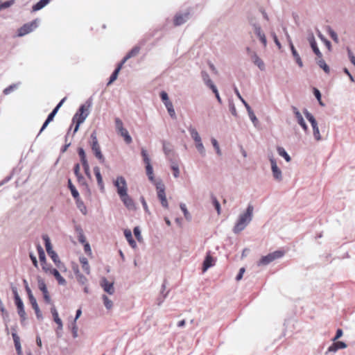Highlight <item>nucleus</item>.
I'll return each instance as SVG.
<instances>
[{
    "label": "nucleus",
    "mask_w": 355,
    "mask_h": 355,
    "mask_svg": "<svg viewBox=\"0 0 355 355\" xmlns=\"http://www.w3.org/2000/svg\"><path fill=\"white\" fill-rule=\"evenodd\" d=\"M112 182L120 200L125 207L129 210H135V204L128 193V184L125 178L122 175H119L113 180Z\"/></svg>",
    "instance_id": "obj_1"
},
{
    "label": "nucleus",
    "mask_w": 355,
    "mask_h": 355,
    "mask_svg": "<svg viewBox=\"0 0 355 355\" xmlns=\"http://www.w3.org/2000/svg\"><path fill=\"white\" fill-rule=\"evenodd\" d=\"M254 207L249 204L246 209L241 213L233 227L234 234H239L245 229L253 218Z\"/></svg>",
    "instance_id": "obj_2"
},
{
    "label": "nucleus",
    "mask_w": 355,
    "mask_h": 355,
    "mask_svg": "<svg viewBox=\"0 0 355 355\" xmlns=\"http://www.w3.org/2000/svg\"><path fill=\"white\" fill-rule=\"evenodd\" d=\"M304 114L307 120L310 122L313 129V136L316 141H320L322 138L320 132L318 123L313 116V115L309 112L306 109L304 110Z\"/></svg>",
    "instance_id": "obj_3"
},
{
    "label": "nucleus",
    "mask_w": 355,
    "mask_h": 355,
    "mask_svg": "<svg viewBox=\"0 0 355 355\" xmlns=\"http://www.w3.org/2000/svg\"><path fill=\"white\" fill-rule=\"evenodd\" d=\"M88 115V110L85 107L84 105H81L78 111L73 117V122L76 123L73 130L74 133L78 130L80 125L85 121Z\"/></svg>",
    "instance_id": "obj_4"
},
{
    "label": "nucleus",
    "mask_w": 355,
    "mask_h": 355,
    "mask_svg": "<svg viewBox=\"0 0 355 355\" xmlns=\"http://www.w3.org/2000/svg\"><path fill=\"white\" fill-rule=\"evenodd\" d=\"M283 255L284 252L280 250H277L272 253H269L268 254L262 257L258 261L257 265L259 266H267L273 261L282 257Z\"/></svg>",
    "instance_id": "obj_5"
},
{
    "label": "nucleus",
    "mask_w": 355,
    "mask_h": 355,
    "mask_svg": "<svg viewBox=\"0 0 355 355\" xmlns=\"http://www.w3.org/2000/svg\"><path fill=\"white\" fill-rule=\"evenodd\" d=\"M42 239L45 243L46 250L48 253V254L50 256L53 261L57 265L58 267L60 268V265L61 264V262L59 259V257L58 254L55 253V251H53L51 241L49 237L47 235H43Z\"/></svg>",
    "instance_id": "obj_6"
},
{
    "label": "nucleus",
    "mask_w": 355,
    "mask_h": 355,
    "mask_svg": "<svg viewBox=\"0 0 355 355\" xmlns=\"http://www.w3.org/2000/svg\"><path fill=\"white\" fill-rule=\"evenodd\" d=\"M157 192V198L160 200V202L163 207L168 208V203L166 199L165 193V186L162 183V180H159L155 185Z\"/></svg>",
    "instance_id": "obj_7"
},
{
    "label": "nucleus",
    "mask_w": 355,
    "mask_h": 355,
    "mask_svg": "<svg viewBox=\"0 0 355 355\" xmlns=\"http://www.w3.org/2000/svg\"><path fill=\"white\" fill-rule=\"evenodd\" d=\"M40 20L36 19L30 23L25 24L18 30V36H24L33 31L39 24Z\"/></svg>",
    "instance_id": "obj_8"
},
{
    "label": "nucleus",
    "mask_w": 355,
    "mask_h": 355,
    "mask_svg": "<svg viewBox=\"0 0 355 355\" xmlns=\"http://www.w3.org/2000/svg\"><path fill=\"white\" fill-rule=\"evenodd\" d=\"M91 138L92 139V150L94 152L96 157L101 162H105V158L101 153L100 146L98 144L97 137L95 133H92L91 135Z\"/></svg>",
    "instance_id": "obj_9"
},
{
    "label": "nucleus",
    "mask_w": 355,
    "mask_h": 355,
    "mask_svg": "<svg viewBox=\"0 0 355 355\" xmlns=\"http://www.w3.org/2000/svg\"><path fill=\"white\" fill-rule=\"evenodd\" d=\"M37 284L39 289L42 292L43 297L46 303L51 304V299L49 295L46 285L44 281V279L38 276L37 277Z\"/></svg>",
    "instance_id": "obj_10"
},
{
    "label": "nucleus",
    "mask_w": 355,
    "mask_h": 355,
    "mask_svg": "<svg viewBox=\"0 0 355 355\" xmlns=\"http://www.w3.org/2000/svg\"><path fill=\"white\" fill-rule=\"evenodd\" d=\"M270 162L273 178L277 182H281L283 179L282 172L278 167L276 160L273 157H270Z\"/></svg>",
    "instance_id": "obj_11"
},
{
    "label": "nucleus",
    "mask_w": 355,
    "mask_h": 355,
    "mask_svg": "<svg viewBox=\"0 0 355 355\" xmlns=\"http://www.w3.org/2000/svg\"><path fill=\"white\" fill-rule=\"evenodd\" d=\"M292 110L295 116L297 123L302 127L304 132H307L308 125H306V121L301 112L298 110V109L296 107L294 106L292 107Z\"/></svg>",
    "instance_id": "obj_12"
},
{
    "label": "nucleus",
    "mask_w": 355,
    "mask_h": 355,
    "mask_svg": "<svg viewBox=\"0 0 355 355\" xmlns=\"http://www.w3.org/2000/svg\"><path fill=\"white\" fill-rule=\"evenodd\" d=\"M190 13L189 12H185L183 13H178L174 17V25L175 26H180L184 24L189 19Z\"/></svg>",
    "instance_id": "obj_13"
},
{
    "label": "nucleus",
    "mask_w": 355,
    "mask_h": 355,
    "mask_svg": "<svg viewBox=\"0 0 355 355\" xmlns=\"http://www.w3.org/2000/svg\"><path fill=\"white\" fill-rule=\"evenodd\" d=\"M307 39L314 53L317 55L318 58H321L322 57V54L317 46V43L313 34H309Z\"/></svg>",
    "instance_id": "obj_14"
},
{
    "label": "nucleus",
    "mask_w": 355,
    "mask_h": 355,
    "mask_svg": "<svg viewBox=\"0 0 355 355\" xmlns=\"http://www.w3.org/2000/svg\"><path fill=\"white\" fill-rule=\"evenodd\" d=\"M101 286L103 291L110 295H113L114 293V283L110 282L105 277L102 278Z\"/></svg>",
    "instance_id": "obj_15"
},
{
    "label": "nucleus",
    "mask_w": 355,
    "mask_h": 355,
    "mask_svg": "<svg viewBox=\"0 0 355 355\" xmlns=\"http://www.w3.org/2000/svg\"><path fill=\"white\" fill-rule=\"evenodd\" d=\"M255 35L259 39L261 42L264 46H267V40L264 33L262 31L261 28L259 25L254 24H252Z\"/></svg>",
    "instance_id": "obj_16"
},
{
    "label": "nucleus",
    "mask_w": 355,
    "mask_h": 355,
    "mask_svg": "<svg viewBox=\"0 0 355 355\" xmlns=\"http://www.w3.org/2000/svg\"><path fill=\"white\" fill-rule=\"evenodd\" d=\"M334 343L328 347L327 351L325 354L327 355L328 353L336 352L338 349H345L347 347V345L342 341H333Z\"/></svg>",
    "instance_id": "obj_17"
},
{
    "label": "nucleus",
    "mask_w": 355,
    "mask_h": 355,
    "mask_svg": "<svg viewBox=\"0 0 355 355\" xmlns=\"http://www.w3.org/2000/svg\"><path fill=\"white\" fill-rule=\"evenodd\" d=\"M15 304L17 306V313L19 314V315L20 316L21 318V322L24 321L26 320V312H25V310H24V303L21 300V299H17V300L15 301Z\"/></svg>",
    "instance_id": "obj_18"
},
{
    "label": "nucleus",
    "mask_w": 355,
    "mask_h": 355,
    "mask_svg": "<svg viewBox=\"0 0 355 355\" xmlns=\"http://www.w3.org/2000/svg\"><path fill=\"white\" fill-rule=\"evenodd\" d=\"M201 77H202L203 83H205V85L207 87H208L211 89H213L215 87H216V85L214 84L213 81L211 80L209 75L208 74V73L207 71H202V72H201Z\"/></svg>",
    "instance_id": "obj_19"
},
{
    "label": "nucleus",
    "mask_w": 355,
    "mask_h": 355,
    "mask_svg": "<svg viewBox=\"0 0 355 355\" xmlns=\"http://www.w3.org/2000/svg\"><path fill=\"white\" fill-rule=\"evenodd\" d=\"M251 59L254 64L257 65L260 70H265V64L263 60L258 56L256 52H251Z\"/></svg>",
    "instance_id": "obj_20"
},
{
    "label": "nucleus",
    "mask_w": 355,
    "mask_h": 355,
    "mask_svg": "<svg viewBox=\"0 0 355 355\" xmlns=\"http://www.w3.org/2000/svg\"><path fill=\"white\" fill-rule=\"evenodd\" d=\"M214 265V258L211 256L210 252H208L203 261L202 272H206L210 267Z\"/></svg>",
    "instance_id": "obj_21"
},
{
    "label": "nucleus",
    "mask_w": 355,
    "mask_h": 355,
    "mask_svg": "<svg viewBox=\"0 0 355 355\" xmlns=\"http://www.w3.org/2000/svg\"><path fill=\"white\" fill-rule=\"evenodd\" d=\"M94 172L95 176L96 178V180H97V183L99 187V189L101 191H103L104 189H105V186H104V183L103 181L102 175L101 174L100 168L98 166H95L94 168Z\"/></svg>",
    "instance_id": "obj_22"
},
{
    "label": "nucleus",
    "mask_w": 355,
    "mask_h": 355,
    "mask_svg": "<svg viewBox=\"0 0 355 355\" xmlns=\"http://www.w3.org/2000/svg\"><path fill=\"white\" fill-rule=\"evenodd\" d=\"M140 51V47L138 46H135L133 47L130 51H129L127 55L123 58V59L121 61V64H123L128 60L130 58L136 56L139 54Z\"/></svg>",
    "instance_id": "obj_23"
},
{
    "label": "nucleus",
    "mask_w": 355,
    "mask_h": 355,
    "mask_svg": "<svg viewBox=\"0 0 355 355\" xmlns=\"http://www.w3.org/2000/svg\"><path fill=\"white\" fill-rule=\"evenodd\" d=\"M146 175L149 179V180L154 184V185L157 183L159 180H157L155 179L154 174H153V168L151 164L146 165Z\"/></svg>",
    "instance_id": "obj_24"
},
{
    "label": "nucleus",
    "mask_w": 355,
    "mask_h": 355,
    "mask_svg": "<svg viewBox=\"0 0 355 355\" xmlns=\"http://www.w3.org/2000/svg\"><path fill=\"white\" fill-rule=\"evenodd\" d=\"M124 235L128 242L129 243L130 245L134 249L136 248L137 245L135 241L132 238L131 231L130 230H125L124 231Z\"/></svg>",
    "instance_id": "obj_25"
},
{
    "label": "nucleus",
    "mask_w": 355,
    "mask_h": 355,
    "mask_svg": "<svg viewBox=\"0 0 355 355\" xmlns=\"http://www.w3.org/2000/svg\"><path fill=\"white\" fill-rule=\"evenodd\" d=\"M290 49L291 50L292 55H293L295 62H297V64H298V66L300 67H303L302 60L299 53H297V50L295 49L294 45H291L290 46Z\"/></svg>",
    "instance_id": "obj_26"
},
{
    "label": "nucleus",
    "mask_w": 355,
    "mask_h": 355,
    "mask_svg": "<svg viewBox=\"0 0 355 355\" xmlns=\"http://www.w3.org/2000/svg\"><path fill=\"white\" fill-rule=\"evenodd\" d=\"M246 110H247L249 118L251 120V121L252 122L255 128L258 127L259 121H258L255 114L254 113L253 110L251 109L250 106H247Z\"/></svg>",
    "instance_id": "obj_27"
},
{
    "label": "nucleus",
    "mask_w": 355,
    "mask_h": 355,
    "mask_svg": "<svg viewBox=\"0 0 355 355\" xmlns=\"http://www.w3.org/2000/svg\"><path fill=\"white\" fill-rule=\"evenodd\" d=\"M188 130L190 133V135L191 137V138L193 139V141L195 142H197V141H199L200 140H202L198 132L197 131V130L192 125H190L189 128H188Z\"/></svg>",
    "instance_id": "obj_28"
},
{
    "label": "nucleus",
    "mask_w": 355,
    "mask_h": 355,
    "mask_svg": "<svg viewBox=\"0 0 355 355\" xmlns=\"http://www.w3.org/2000/svg\"><path fill=\"white\" fill-rule=\"evenodd\" d=\"M51 0H40L32 7L33 12L38 11L47 6Z\"/></svg>",
    "instance_id": "obj_29"
},
{
    "label": "nucleus",
    "mask_w": 355,
    "mask_h": 355,
    "mask_svg": "<svg viewBox=\"0 0 355 355\" xmlns=\"http://www.w3.org/2000/svg\"><path fill=\"white\" fill-rule=\"evenodd\" d=\"M50 274L53 275L55 279H57L58 284L60 285H65L66 284V280L64 279V277H62L60 272H58V270L57 269H52L51 270V272Z\"/></svg>",
    "instance_id": "obj_30"
},
{
    "label": "nucleus",
    "mask_w": 355,
    "mask_h": 355,
    "mask_svg": "<svg viewBox=\"0 0 355 355\" xmlns=\"http://www.w3.org/2000/svg\"><path fill=\"white\" fill-rule=\"evenodd\" d=\"M74 272L78 282L82 285H86L87 283V277L81 274L78 269L75 270Z\"/></svg>",
    "instance_id": "obj_31"
},
{
    "label": "nucleus",
    "mask_w": 355,
    "mask_h": 355,
    "mask_svg": "<svg viewBox=\"0 0 355 355\" xmlns=\"http://www.w3.org/2000/svg\"><path fill=\"white\" fill-rule=\"evenodd\" d=\"M75 199H76V205H77V207L78 208V209L80 211V212L83 215H86L87 213V207L85 205L83 201L80 200L79 196L78 197V198H75Z\"/></svg>",
    "instance_id": "obj_32"
},
{
    "label": "nucleus",
    "mask_w": 355,
    "mask_h": 355,
    "mask_svg": "<svg viewBox=\"0 0 355 355\" xmlns=\"http://www.w3.org/2000/svg\"><path fill=\"white\" fill-rule=\"evenodd\" d=\"M79 261L82 265V268H83V270L87 275H89L90 273V267H89L87 259L84 257H80Z\"/></svg>",
    "instance_id": "obj_33"
},
{
    "label": "nucleus",
    "mask_w": 355,
    "mask_h": 355,
    "mask_svg": "<svg viewBox=\"0 0 355 355\" xmlns=\"http://www.w3.org/2000/svg\"><path fill=\"white\" fill-rule=\"evenodd\" d=\"M123 65V64L120 63L118 65V67L115 69V70L114 71V72L112 73V74L111 75V76L110 78V80L107 83V85L112 84L115 80H116V78L118 77V75H119V73L120 70L121 69Z\"/></svg>",
    "instance_id": "obj_34"
},
{
    "label": "nucleus",
    "mask_w": 355,
    "mask_h": 355,
    "mask_svg": "<svg viewBox=\"0 0 355 355\" xmlns=\"http://www.w3.org/2000/svg\"><path fill=\"white\" fill-rule=\"evenodd\" d=\"M277 151L279 155L284 157L287 162H289L291 160L290 155L287 153L283 147L278 146L277 148Z\"/></svg>",
    "instance_id": "obj_35"
},
{
    "label": "nucleus",
    "mask_w": 355,
    "mask_h": 355,
    "mask_svg": "<svg viewBox=\"0 0 355 355\" xmlns=\"http://www.w3.org/2000/svg\"><path fill=\"white\" fill-rule=\"evenodd\" d=\"M121 137H123L124 141L126 144H129L132 141V139L131 136L130 135L128 131L124 128L123 130H121V132H118Z\"/></svg>",
    "instance_id": "obj_36"
},
{
    "label": "nucleus",
    "mask_w": 355,
    "mask_h": 355,
    "mask_svg": "<svg viewBox=\"0 0 355 355\" xmlns=\"http://www.w3.org/2000/svg\"><path fill=\"white\" fill-rule=\"evenodd\" d=\"M165 107L170 115V116L173 119H175L176 118V114H175V110H174V107H173V105L172 103V102H170V103H165Z\"/></svg>",
    "instance_id": "obj_37"
},
{
    "label": "nucleus",
    "mask_w": 355,
    "mask_h": 355,
    "mask_svg": "<svg viewBox=\"0 0 355 355\" xmlns=\"http://www.w3.org/2000/svg\"><path fill=\"white\" fill-rule=\"evenodd\" d=\"M196 144V148L197 149V150L198 151V153L202 156H205L206 155V150H205V148L202 144V140L199 141H197V142H195Z\"/></svg>",
    "instance_id": "obj_38"
},
{
    "label": "nucleus",
    "mask_w": 355,
    "mask_h": 355,
    "mask_svg": "<svg viewBox=\"0 0 355 355\" xmlns=\"http://www.w3.org/2000/svg\"><path fill=\"white\" fill-rule=\"evenodd\" d=\"M163 151L166 155H168L173 151L171 144L166 141H162Z\"/></svg>",
    "instance_id": "obj_39"
},
{
    "label": "nucleus",
    "mask_w": 355,
    "mask_h": 355,
    "mask_svg": "<svg viewBox=\"0 0 355 355\" xmlns=\"http://www.w3.org/2000/svg\"><path fill=\"white\" fill-rule=\"evenodd\" d=\"M102 299L103 300V304H104V306H105V308L107 309V310H110L112 308L113 306V302L111 300H110L108 298V297L105 295H103L102 296Z\"/></svg>",
    "instance_id": "obj_40"
},
{
    "label": "nucleus",
    "mask_w": 355,
    "mask_h": 355,
    "mask_svg": "<svg viewBox=\"0 0 355 355\" xmlns=\"http://www.w3.org/2000/svg\"><path fill=\"white\" fill-rule=\"evenodd\" d=\"M68 186L71 191L72 196L74 198H78V197L79 196V193L77 191V189H76V187L73 185L70 179L68 180Z\"/></svg>",
    "instance_id": "obj_41"
},
{
    "label": "nucleus",
    "mask_w": 355,
    "mask_h": 355,
    "mask_svg": "<svg viewBox=\"0 0 355 355\" xmlns=\"http://www.w3.org/2000/svg\"><path fill=\"white\" fill-rule=\"evenodd\" d=\"M318 64L320 68H322L326 73L329 72V67L326 64L325 61L322 59V57L321 58H318L317 61Z\"/></svg>",
    "instance_id": "obj_42"
},
{
    "label": "nucleus",
    "mask_w": 355,
    "mask_h": 355,
    "mask_svg": "<svg viewBox=\"0 0 355 355\" xmlns=\"http://www.w3.org/2000/svg\"><path fill=\"white\" fill-rule=\"evenodd\" d=\"M19 85H20V83L10 85L9 87H6V89H3V94L5 95L10 94L12 91H14L15 89L18 88Z\"/></svg>",
    "instance_id": "obj_43"
},
{
    "label": "nucleus",
    "mask_w": 355,
    "mask_h": 355,
    "mask_svg": "<svg viewBox=\"0 0 355 355\" xmlns=\"http://www.w3.org/2000/svg\"><path fill=\"white\" fill-rule=\"evenodd\" d=\"M211 144L213 145V147L214 148V149L216 150V154L218 156H220L222 155V152H221L220 146H219L217 140L215 138L212 137L211 139Z\"/></svg>",
    "instance_id": "obj_44"
},
{
    "label": "nucleus",
    "mask_w": 355,
    "mask_h": 355,
    "mask_svg": "<svg viewBox=\"0 0 355 355\" xmlns=\"http://www.w3.org/2000/svg\"><path fill=\"white\" fill-rule=\"evenodd\" d=\"M180 207V209H181V210L182 211V212L184 214V216L185 218L187 220H190L191 219V216L189 214V211L187 210L186 205L183 204V203H181Z\"/></svg>",
    "instance_id": "obj_45"
},
{
    "label": "nucleus",
    "mask_w": 355,
    "mask_h": 355,
    "mask_svg": "<svg viewBox=\"0 0 355 355\" xmlns=\"http://www.w3.org/2000/svg\"><path fill=\"white\" fill-rule=\"evenodd\" d=\"M78 152V155L80 157L82 164H88V162L86 159V154H85L84 149L83 148H79Z\"/></svg>",
    "instance_id": "obj_46"
},
{
    "label": "nucleus",
    "mask_w": 355,
    "mask_h": 355,
    "mask_svg": "<svg viewBox=\"0 0 355 355\" xmlns=\"http://www.w3.org/2000/svg\"><path fill=\"white\" fill-rule=\"evenodd\" d=\"M115 128L117 132H119L121 131V130H123L125 128L123 127V121L119 118H116L115 120Z\"/></svg>",
    "instance_id": "obj_47"
},
{
    "label": "nucleus",
    "mask_w": 355,
    "mask_h": 355,
    "mask_svg": "<svg viewBox=\"0 0 355 355\" xmlns=\"http://www.w3.org/2000/svg\"><path fill=\"white\" fill-rule=\"evenodd\" d=\"M327 32H328L329 35H330V37L332 38V40L336 43L339 42V39H338L337 33L331 28L328 27Z\"/></svg>",
    "instance_id": "obj_48"
},
{
    "label": "nucleus",
    "mask_w": 355,
    "mask_h": 355,
    "mask_svg": "<svg viewBox=\"0 0 355 355\" xmlns=\"http://www.w3.org/2000/svg\"><path fill=\"white\" fill-rule=\"evenodd\" d=\"M141 153L144 162L146 164V165L151 164H150V159L149 156L148 155L147 150L146 149H144V148H142Z\"/></svg>",
    "instance_id": "obj_49"
},
{
    "label": "nucleus",
    "mask_w": 355,
    "mask_h": 355,
    "mask_svg": "<svg viewBox=\"0 0 355 355\" xmlns=\"http://www.w3.org/2000/svg\"><path fill=\"white\" fill-rule=\"evenodd\" d=\"M211 200L213 205L214 206L215 209H216L217 214L218 215L220 214V205L218 202V200L216 199L215 196H211Z\"/></svg>",
    "instance_id": "obj_50"
},
{
    "label": "nucleus",
    "mask_w": 355,
    "mask_h": 355,
    "mask_svg": "<svg viewBox=\"0 0 355 355\" xmlns=\"http://www.w3.org/2000/svg\"><path fill=\"white\" fill-rule=\"evenodd\" d=\"M15 3V0H9L5 2L0 1V10L10 7Z\"/></svg>",
    "instance_id": "obj_51"
},
{
    "label": "nucleus",
    "mask_w": 355,
    "mask_h": 355,
    "mask_svg": "<svg viewBox=\"0 0 355 355\" xmlns=\"http://www.w3.org/2000/svg\"><path fill=\"white\" fill-rule=\"evenodd\" d=\"M171 168L173 171V176L177 178L180 175V170L179 166L177 164L173 163L171 165Z\"/></svg>",
    "instance_id": "obj_52"
},
{
    "label": "nucleus",
    "mask_w": 355,
    "mask_h": 355,
    "mask_svg": "<svg viewBox=\"0 0 355 355\" xmlns=\"http://www.w3.org/2000/svg\"><path fill=\"white\" fill-rule=\"evenodd\" d=\"M134 234L136 237V239L138 240V241H142V236L141 234V230L139 227H135L133 230Z\"/></svg>",
    "instance_id": "obj_53"
},
{
    "label": "nucleus",
    "mask_w": 355,
    "mask_h": 355,
    "mask_svg": "<svg viewBox=\"0 0 355 355\" xmlns=\"http://www.w3.org/2000/svg\"><path fill=\"white\" fill-rule=\"evenodd\" d=\"M160 97L164 105L165 103L171 102L168 98V94L164 91L160 93Z\"/></svg>",
    "instance_id": "obj_54"
},
{
    "label": "nucleus",
    "mask_w": 355,
    "mask_h": 355,
    "mask_svg": "<svg viewBox=\"0 0 355 355\" xmlns=\"http://www.w3.org/2000/svg\"><path fill=\"white\" fill-rule=\"evenodd\" d=\"M28 299H29L30 303L31 304L32 307L34 310L39 308L37 300H36L35 297L33 296V295L29 296Z\"/></svg>",
    "instance_id": "obj_55"
},
{
    "label": "nucleus",
    "mask_w": 355,
    "mask_h": 355,
    "mask_svg": "<svg viewBox=\"0 0 355 355\" xmlns=\"http://www.w3.org/2000/svg\"><path fill=\"white\" fill-rule=\"evenodd\" d=\"M234 92L236 94L237 97L240 99V101L244 105L245 108L247 107V106H250L248 105V103L245 101V99L241 96L240 92H239V90L236 87L234 88Z\"/></svg>",
    "instance_id": "obj_56"
},
{
    "label": "nucleus",
    "mask_w": 355,
    "mask_h": 355,
    "mask_svg": "<svg viewBox=\"0 0 355 355\" xmlns=\"http://www.w3.org/2000/svg\"><path fill=\"white\" fill-rule=\"evenodd\" d=\"M313 94H314L315 98H317V100L319 101L320 105L323 106L324 104H323V103L321 101V93H320V92L318 89L314 88L313 89Z\"/></svg>",
    "instance_id": "obj_57"
},
{
    "label": "nucleus",
    "mask_w": 355,
    "mask_h": 355,
    "mask_svg": "<svg viewBox=\"0 0 355 355\" xmlns=\"http://www.w3.org/2000/svg\"><path fill=\"white\" fill-rule=\"evenodd\" d=\"M53 317L54 321L58 324V328L61 330L62 329L63 325L61 319L59 318L58 314L53 315Z\"/></svg>",
    "instance_id": "obj_58"
},
{
    "label": "nucleus",
    "mask_w": 355,
    "mask_h": 355,
    "mask_svg": "<svg viewBox=\"0 0 355 355\" xmlns=\"http://www.w3.org/2000/svg\"><path fill=\"white\" fill-rule=\"evenodd\" d=\"M140 201L142 204V206L144 207V209L145 211V212L148 214H150V211L148 209V205L146 203V201L145 200L144 198V197H141L140 198Z\"/></svg>",
    "instance_id": "obj_59"
},
{
    "label": "nucleus",
    "mask_w": 355,
    "mask_h": 355,
    "mask_svg": "<svg viewBox=\"0 0 355 355\" xmlns=\"http://www.w3.org/2000/svg\"><path fill=\"white\" fill-rule=\"evenodd\" d=\"M270 34H271L272 37L273 38V40H274L275 44L278 47V49H281L282 45H281V43L279 42V40H278V38L277 37L276 33L275 32L272 31Z\"/></svg>",
    "instance_id": "obj_60"
},
{
    "label": "nucleus",
    "mask_w": 355,
    "mask_h": 355,
    "mask_svg": "<svg viewBox=\"0 0 355 355\" xmlns=\"http://www.w3.org/2000/svg\"><path fill=\"white\" fill-rule=\"evenodd\" d=\"M23 283H24L26 291L27 293L28 297L32 295L33 293H32V291H31V288H30V287L28 286V282L26 279H24L23 280Z\"/></svg>",
    "instance_id": "obj_61"
},
{
    "label": "nucleus",
    "mask_w": 355,
    "mask_h": 355,
    "mask_svg": "<svg viewBox=\"0 0 355 355\" xmlns=\"http://www.w3.org/2000/svg\"><path fill=\"white\" fill-rule=\"evenodd\" d=\"M347 54H348V57H349L350 62L355 67V56L354 55L353 53L352 52V51L349 49H347Z\"/></svg>",
    "instance_id": "obj_62"
},
{
    "label": "nucleus",
    "mask_w": 355,
    "mask_h": 355,
    "mask_svg": "<svg viewBox=\"0 0 355 355\" xmlns=\"http://www.w3.org/2000/svg\"><path fill=\"white\" fill-rule=\"evenodd\" d=\"M84 250L87 254H89V255L92 254V249H91V247H90V245L89 244V243H85L84 244Z\"/></svg>",
    "instance_id": "obj_63"
},
{
    "label": "nucleus",
    "mask_w": 355,
    "mask_h": 355,
    "mask_svg": "<svg viewBox=\"0 0 355 355\" xmlns=\"http://www.w3.org/2000/svg\"><path fill=\"white\" fill-rule=\"evenodd\" d=\"M42 270L46 273H48V272L50 273L51 270L53 269V268H51V266L48 265L46 263H42Z\"/></svg>",
    "instance_id": "obj_64"
}]
</instances>
